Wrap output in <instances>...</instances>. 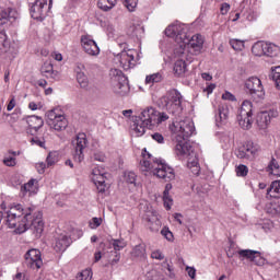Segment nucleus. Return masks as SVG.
Wrapping results in <instances>:
<instances>
[{"mask_svg":"<svg viewBox=\"0 0 280 280\" xmlns=\"http://www.w3.org/2000/svg\"><path fill=\"white\" fill-rule=\"evenodd\" d=\"M32 145H38L39 148H45V138H32L31 139Z\"/></svg>","mask_w":280,"mask_h":280,"instance_id":"obj_54","label":"nucleus"},{"mask_svg":"<svg viewBox=\"0 0 280 280\" xmlns=\"http://www.w3.org/2000/svg\"><path fill=\"white\" fill-rule=\"evenodd\" d=\"M92 180L100 194L106 191V173L102 172L100 168H94L92 171Z\"/></svg>","mask_w":280,"mask_h":280,"instance_id":"obj_17","label":"nucleus"},{"mask_svg":"<svg viewBox=\"0 0 280 280\" xmlns=\"http://www.w3.org/2000/svg\"><path fill=\"white\" fill-rule=\"evenodd\" d=\"M243 147L245 148V154L247 155V159H255L256 154L259 152V145L253 142H247Z\"/></svg>","mask_w":280,"mask_h":280,"instance_id":"obj_30","label":"nucleus"},{"mask_svg":"<svg viewBox=\"0 0 280 280\" xmlns=\"http://www.w3.org/2000/svg\"><path fill=\"white\" fill-rule=\"evenodd\" d=\"M47 167H52L55 163H58V153L52 151L46 158Z\"/></svg>","mask_w":280,"mask_h":280,"instance_id":"obj_43","label":"nucleus"},{"mask_svg":"<svg viewBox=\"0 0 280 280\" xmlns=\"http://www.w3.org/2000/svg\"><path fill=\"white\" fill-rule=\"evenodd\" d=\"M253 264L256 266H264L266 264V259L261 256V252H258V255H254V258H252Z\"/></svg>","mask_w":280,"mask_h":280,"instance_id":"obj_49","label":"nucleus"},{"mask_svg":"<svg viewBox=\"0 0 280 280\" xmlns=\"http://www.w3.org/2000/svg\"><path fill=\"white\" fill-rule=\"evenodd\" d=\"M246 93L254 100V102H264L266 98V90L261 80L257 77H250L245 81Z\"/></svg>","mask_w":280,"mask_h":280,"instance_id":"obj_6","label":"nucleus"},{"mask_svg":"<svg viewBox=\"0 0 280 280\" xmlns=\"http://www.w3.org/2000/svg\"><path fill=\"white\" fill-rule=\"evenodd\" d=\"M132 259H145V244H138L136 245L130 253Z\"/></svg>","mask_w":280,"mask_h":280,"instance_id":"obj_24","label":"nucleus"},{"mask_svg":"<svg viewBox=\"0 0 280 280\" xmlns=\"http://www.w3.org/2000/svg\"><path fill=\"white\" fill-rule=\"evenodd\" d=\"M161 103L165 106L167 113L179 117L183 113V95L177 90H171L161 98Z\"/></svg>","mask_w":280,"mask_h":280,"instance_id":"obj_5","label":"nucleus"},{"mask_svg":"<svg viewBox=\"0 0 280 280\" xmlns=\"http://www.w3.org/2000/svg\"><path fill=\"white\" fill-rule=\"evenodd\" d=\"M42 73L45 78H50L51 80H56V78H58V71L54 70V66L51 63H44L42 67Z\"/></svg>","mask_w":280,"mask_h":280,"instance_id":"obj_26","label":"nucleus"},{"mask_svg":"<svg viewBox=\"0 0 280 280\" xmlns=\"http://www.w3.org/2000/svg\"><path fill=\"white\" fill-rule=\"evenodd\" d=\"M117 5V0H98L97 8L103 12H109L114 7Z\"/></svg>","mask_w":280,"mask_h":280,"instance_id":"obj_31","label":"nucleus"},{"mask_svg":"<svg viewBox=\"0 0 280 280\" xmlns=\"http://www.w3.org/2000/svg\"><path fill=\"white\" fill-rule=\"evenodd\" d=\"M254 56H267V58H277L280 54V48L273 43L257 42L252 47Z\"/></svg>","mask_w":280,"mask_h":280,"instance_id":"obj_7","label":"nucleus"},{"mask_svg":"<svg viewBox=\"0 0 280 280\" xmlns=\"http://www.w3.org/2000/svg\"><path fill=\"white\" fill-rule=\"evenodd\" d=\"M163 80V75L159 72L147 75L145 84H156Z\"/></svg>","mask_w":280,"mask_h":280,"instance_id":"obj_37","label":"nucleus"},{"mask_svg":"<svg viewBox=\"0 0 280 280\" xmlns=\"http://www.w3.org/2000/svg\"><path fill=\"white\" fill-rule=\"evenodd\" d=\"M94 161H98V163H104L106 161V154L102 151H95L93 154Z\"/></svg>","mask_w":280,"mask_h":280,"instance_id":"obj_51","label":"nucleus"},{"mask_svg":"<svg viewBox=\"0 0 280 280\" xmlns=\"http://www.w3.org/2000/svg\"><path fill=\"white\" fill-rule=\"evenodd\" d=\"M266 212L272 217L280 215V205L277 202H271L267 205Z\"/></svg>","mask_w":280,"mask_h":280,"instance_id":"obj_36","label":"nucleus"},{"mask_svg":"<svg viewBox=\"0 0 280 280\" xmlns=\"http://www.w3.org/2000/svg\"><path fill=\"white\" fill-rule=\"evenodd\" d=\"M167 119H170V116L165 112H158L156 126H159V124H163V121H167Z\"/></svg>","mask_w":280,"mask_h":280,"instance_id":"obj_50","label":"nucleus"},{"mask_svg":"<svg viewBox=\"0 0 280 280\" xmlns=\"http://www.w3.org/2000/svg\"><path fill=\"white\" fill-rule=\"evenodd\" d=\"M219 118L221 121H226L229 119V107H219Z\"/></svg>","mask_w":280,"mask_h":280,"instance_id":"obj_45","label":"nucleus"},{"mask_svg":"<svg viewBox=\"0 0 280 280\" xmlns=\"http://www.w3.org/2000/svg\"><path fill=\"white\" fill-rule=\"evenodd\" d=\"M152 155L148 153V151L144 149V152H142V160L140 161V167L142 172H149L153 176H156V178H160L162 180H165V183H170V180H174L176 178V173H174V168H172L170 165L165 164L163 161H150L147 159H150Z\"/></svg>","mask_w":280,"mask_h":280,"instance_id":"obj_4","label":"nucleus"},{"mask_svg":"<svg viewBox=\"0 0 280 280\" xmlns=\"http://www.w3.org/2000/svg\"><path fill=\"white\" fill-rule=\"evenodd\" d=\"M237 121L243 130H250L253 128V116H237Z\"/></svg>","mask_w":280,"mask_h":280,"instance_id":"obj_29","label":"nucleus"},{"mask_svg":"<svg viewBox=\"0 0 280 280\" xmlns=\"http://www.w3.org/2000/svg\"><path fill=\"white\" fill-rule=\"evenodd\" d=\"M268 170L270 174H272L273 176H280V166L277 160L275 159L271 160V162L268 165Z\"/></svg>","mask_w":280,"mask_h":280,"instance_id":"obj_39","label":"nucleus"},{"mask_svg":"<svg viewBox=\"0 0 280 280\" xmlns=\"http://www.w3.org/2000/svg\"><path fill=\"white\" fill-rule=\"evenodd\" d=\"M151 258L158 259V261H163V259H165V255H163V253L158 249L151 253Z\"/></svg>","mask_w":280,"mask_h":280,"instance_id":"obj_56","label":"nucleus"},{"mask_svg":"<svg viewBox=\"0 0 280 280\" xmlns=\"http://www.w3.org/2000/svg\"><path fill=\"white\" fill-rule=\"evenodd\" d=\"M91 229H97L98 226H102V218H93L90 222Z\"/></svg>","mask_w":280,"mask_h":280,"instance_id":"obj_60","label":"nucleus"},{"mask_svg":"<svg viewBox=\"0 0 280 280\" xmlns=\"http://www.w3.org/2000/svg\"><path fill=\"white\" fill-rule=\"evenodd\" d=\"M28 128L26 129L27 135H36L40 128H43L45 121L42 117L31 116L27 119Z\"/></svg>","mask_w":280,"mask_h":280,"instance_id":"obj_18","label":"nucleus"},{"mask_svg":"<svg viewBox=\"0 0 280 280\" xmlns=\"http://www.w3.org/2000/svg\"><path fill=\"white\" fill-rule=\"evenodd\" d=\"M161 235H163L167 242H174V234L170 231V228H163L161 230Z\"/></svg>","mask_w":280,"mask_h":280,"instance_id":"obj_46","label":"nucleus"},{"mask_svg":"<svg viewBox=\"0 0 280 280\" xmlns=\"http://www.w3.org/2000/svg\"><path fill=\"white\" fill-rule=\"evenodd\" d=\"M3 163L7 167H14L16 165V158L7 156L3 159Z\"/></svg>","mask_w":280,"mask_h":280,"instance_id":"obj_52","label":"nucleus"},{"mask_svg":"<svg viewBox=\"0 0 280 280\" xmlns=\"http://www.w3.org/2000/svg\"><path fill=\"white\" fill-rule=\"evenodd\" d=\"M164 34L168 36V38H175V43H177L178 49L175 50L176 56L179 58L185 54V47H188L190 54H195L198 56L202 54V47H205V37L200 34L192 35L189 39L187 36V27L185 24L174 23L166 27Z\"/></svg>","mask_w":280,"mask_h":280,"instance_id":"obj_1","label":"nucleus"},{"mask_svg":"<svg viewBox=\"0 0 280 280\" xmlns=\"http://www.w3.org/2000/svg\"><path fill=\"white\" fill-rule=\"evenodd\" d=\"M170 130L175 136V154L183 158L190 156L194 150L187 139L196 132L194 121L189 118L175 121L171 125Z\"/></svg>","mask_w":280,"mask_h":280,"instance_id":"obj_2","label":"nucleus"},{"mask_svg":"<svg viewBox=\"0 0 280 280\" xmlns=\"http://www.w3.org/2000/svg\"><path fill=\"white\" fill-rule=\"evenodd\" d=\"M151 138L153 139V141H156V143H165V137H163V135H161L160 132H154L153 135H151Z\"/></svg>","mask_w":280,"mask_h":280,"instance_id":"obj_55","label":"nucleus"},{"mask_svg":"<svg viewBox=\"0 0 280 280\" xmlns=\"http://www.w3.org/2000/svg\"><path fill=\"white\" fill-rule=\"evenodd\" d=\"M222 100H226L228 102H237V98L233 93L226 91L222 94Z\"/></svg>","mask_w":280,"mask_h":280,"instance_id":"obj_57","label":"nucleus"},{"mask_svg":"<svg viewBox=\"0 0 280 280\" xmlns=\"http://www.w3.org/2000/svg\"><path fill=\"white\" fill-rule=\"evenodd\" d=\"M112 255L115 256L114 259H112V266H115V264H119V259H121V255L119 252H113L110 250Z\"/></svg>","mask_w":280,"mask_h":280,"instance_id":"obj_62","label":"nucleus"},{"mask_svg":"<svg viewBox=\"0 0 280 280\" xmlns=\"http://www.w3.org/2000/svg\"><path fill=\"white\" fill-rule=\"evenodd\" d=\"M11 19H16V11L7 9L0 13V27L7 25Z\"/></svg>","mask_w":280,"mask_h":280,"instance_id":"obj_25","label":"nucleus"},{"mask_svg":"<svg viewBox=\"0 0 280 280\" xmlns=\"http://www.w3.org/2000/svg\"><path fill=\"white\" fill-rule=\"evenodd\" d=\"M236 156L237 159H248V155H246V149L243 147H241L238 150H236Z\"/></svg>","mask_w":280,"mask_h":280,"instance_id":"obj_59","label":"nucleus"},{"mask_svg":"<svg viewBox=\"0 0 280 280\" xmlns=\"http://www.w3.org/2000/svg\"><path fill=\"white\" fill-rule=\"evenodd\" d=\"M267 196H270V198H280V180L271 183L270 187L267 189Z\"/></svg>","mask_w":280,"mask_h":280,"instance_id":"obj_32","label":"nucleus"},{"mask_svg":"<svg viewBox=\"0 0 280 280\" xmlns=\"http://www.w3.org/2000/svg\"><path fill=\"white\" fill-rule=\"evenodd\" d=\"M159 220L161 217H159V212L156 210H148L144 214L145 222H154L153 220Z\"/></svg>","mask_w":280,"mask_h":280,"instance_id":"obj_42","label":"nucleus"},{"mask_svg":"<svg viewBox=\"0 0 280 280\" xmlns=\"http://www.w3.org/2000/svg\"><path fill=\"white\" fill-rule=\"evenodd\" d=\"M271 78L276 84L278 91H280V66L271 69Z\"/></svg>","mask_w":280,"mask_h":280,"instance_id":"obj_38","label":"nucleus"},{"mask_svg":"<svg viewBox=\"0 0 280 280\" xmlns=\"http://www.w3.org/2000/svg\"><path fill=\"white\" fill-rule=\"evenodd\" d=\"M174 71L176 75H185L187 73V62H185V59L180 58L176 60Z\"/></svg>","mask_w":280,"mask_h":280,"instance_id":"obj_33","label":"nucleus"},{"mask_svg":"<svg viewBox=\"0 0 280 280\" xmlns=\"http://www.w3.org/2000/svg\"><path fill=\"white\" fill-rule=\"evenodd\" d=\"M81 45L85 54L89 56H100V46L90 36L83 35L81 37Z\"/></svg>","mask_w":280,"mask_h":280,"instance_id":"obj_15","label":"nucleus"},{"mask_svg":"<svg viewBox=\"0 0 280 280\" xmlns=\"http://www.w3.org/2000/svg\"><path fill=\"white\" fill-rule=\"evenodd\" d=\"M235 172L236 176H241L242 178H244L245 176H248V166L241 164L236 166Z\"/></svg>","mask_w":280,"mask_h":280,"instance_id":"obj_44","label":"nucleus"},{"mask_svg":"<svg viewBox=\"0 0 280 280\" xmlns=\"http://www.w3.org/2000/svg\"><path fill=\"white\" fill-rule=\"evenodd\" d=\"M161 224V219H152V221L148 223V226L152 233H159Z\"/></svg>","mask_w":280,"mask_h":280,"instance_id":"obj_41","label":"nucleus"},{"mask_svg":"<svg viewBox=\"0 0 280 280\" xmlns=\"http://www.w3.org/2000/svg\"><path fill=\"white\" fill-rule=\"evenodd\" d=\"M73 145V159L78 163L84 161V151L89 147V139H86V133L77 135L75 139L72 140Z\"/></svg>","mask_w":280,"mask_h":280,"instance_id":"obj_11","label":"nucleus"},{"mask_svg":"<svg viewBox=\"0 0 280 280\" xmlns=\"http://www.w3.org/2000/svg\"><path fill=\"white\" fill-rule=\"evenodd\" d=\"M272 117H277V112H259L256 116V124L260 130H266L270 126Z\"/></svg>","mask_w":280,"mask_h":280,"instance_id":"obj_16","label":"nucleus"},{"mask_svg":"<svg viewBox=\"0 0 280 280\" xmlns=\"http://www.w3.org/2000/svg\"><path fill=\"white\" fill-rule=\"evenodd\" d=\"M125 180H126V183H129L130 185H135V183L137 182V174H135V172H126Z\"/></svg>","mask_w":280,"mask_h":280,"instance_id":"obj_47","label":"nucleus"},{"mask_svg":"<svg viewBox=\"0 0 280 280\" xmlns=\"http://www.w3.org/2000/svg\"><path fill=\"white\" fill-rule=\"evenodd\" d=\"M69 246H71V237L67 236V234H61L56 238L54 249L56 253H65Z\"/></svg>","mask_w":280,"mask_h":280,"instance_id":"obj_20","label":"nucleus"},{"mask_svg":"<svg viewBox=\"0 0 280 280\" xmlns=\"http://www.w3.org/2000/svg\"><path fill=\"white\" fill-rule=\"evenodd\" d=\"M78 279L79 280H91V279H93V273L91 272L90 269H85L80 272V275L78 276Z\"/></svg>","mask_w":280,"mask_h":280,"instance_id":"obj_48","label":"nucleus"},{"mask_svg":"<svg viewBox=\"0 0 280 280\" xmlns=\"http://www.w3.org/2000/svg\"><path fill=\"white\" fill-rule=\"evenodd\" d=\"M24 264L27 268L32 270H39L43 266V258L40 257V250L38 249H30L24 255Z\"/></svg>","mask_w":280,"mask_h":280,"instance_id":"obj_13","label":"nucleus"},{"mask_svg":"<svg viewBox=\"0 0 280 280\" xmlns=\"http://www.w3.org/2000/svg\"><path fill=\"white\" fill-rule=\"evenodd\" d=\"M186 270H187L188 277H190V279H196V268L187 267Z\"/></svg>","mask_w":280,"mask_h":280,"instance_id":"obj_64","label":"nucleus"},{"mask_svg":"<svg viewBox=\"0 0 280 280\" xmlns=\"http://www.w3.org/2000/svg\"><path fill=\"white\" fill-rule=\"evenodd\" d=\"M120 48L122 50L117 55L116 59L119 61L120 67L128 71L137 65V59H135L137 50L128 48L127 44H122Z\"/></svg>","mask_w":280,"mask_h":280,"instance_id":"obj_10","label":"nucleus"},{"mask_svg":"<svg viewBox=\"0 0 280 280\" xmlns=\"http://www.w3.org/2000/svg\"><path fill=\"white\" fill-rule=\"evenodd\" d=\"M10 52V40H8V35L5 32H0V54Z\"/></svg>","mask_w":280,"mask_h":280,"instance_id":"obj_28","label":"nucleus"},{"mask_svg":"<svg viewBox=\"0 0 280 280\" xmlns=\"http://www.w3.org/2000/svg\"><path fill=\"white\" fill-rule=\"evenodd\" d=\"M86 67L83 63H77L74 69L77 73V81L81 89H89V77L84 73Z\"/></svg>","mask_w":280,"mask_h":280,"instance_id":"obj_19","label":"nucleus"},{"mask_svg":"<svg viewBox=\"0 0 280 280\" xmlns=\"http://www.w3.org/2000/svg\"><path fill=\"white\" fill-rule=\"evenodd\" d=\"M54 0H35L31 7V16L35 21H43L45 19L47 11L51 10Z\"/></svg>","mask_w":280,"mask_h":280,"instance_id":"obj_12","label":"nucleus"},{"mask_svg":"<svg viewBox=\"0 0 280 280\" xmlns=\"http://www.w3.org/2000/svg\"><path fill=\"white\" fill-rule=\"evenodd\" d=\"M133 130L137 137H143L145 135V128L152 129L150 125H145L143 121L139 120L138 122L133 124Z\"/></svg>","mask_w":280,"mask_h":280,"instance_id":"obj_34","label":"nucleus"},{"mask_svg":"<svg viewBox=\"0 0 280 280\" xmlns=\"http://www.w3.org/2000/svg\"><path fill=\"white\" fill-rule=\"evenodd\" d=\"M21 194L22 196H35V194H38V180L31 179L23 186H21Z\"/></svg>","mask_w":280,"mask_h":280,"instance_id":"obj_22","label":"nucleus"},{"mask_svg":"<svg viewBox=\"0 0 280 280\" xmlns=\"http://www.w3.org/2000/svg\"><path fill=\"white\" fill-rule=\"evenodd\" d=\"M32 217V208H23L21 203H14L7 211V225L9 229H15V233L21 235L30 229V218Z\"/></svg>","mask_w":280,"mask_h":280,"instance_id":"obj_3","label":"nucleus"},{"mask_svg":"<svg viewBox=\"0 0 280 280\" xmlns=\"http://www.w3.org/2000/svg\"><path fill=\"white\" fill-rule=\"evenodd\" d=\"M109 248H114L113 253H119L122 248H126V242L124 240L109 241Z\"/></svg>","mask_w":280,"mask_h":280,"instance_id":"obj_35","label":"nucleus"},{"mask_svg":"<svg viewBox=\"0 0 280 280\" xmlns=\"http://www.w3.org/2000/svg\"><path fill=\"white\" fill-rule=\"evenodd\" d=\"M229 10H231V4L224 2L221 4V8H220V12L221 14L224 16L226 14H229Z\"/></svg>","mask_w":280,"mask_h":280,"instance_id":"obj_61","label":"nucleus"},{"mask_svg":"<svg viewBox=\"0 0 280 280\" xmlns=\"http://www.w3.org/2000/svg\"><path fill=\"white\" fill-rule=\"evenodd\" d=\"M237 255L241 261H244V259H248L249 261H253V259L255 258V255H259V252L253 250V249H240L237 252Z\"/></svg>","mask_w":280,"mask_h":280,"instance_id":"obj_27","label":"nucleus"},{"mask_svg":"<svg viewBox=\"0 0 280 280\" xmlns=\"http://www.w3.org/2000/svg\"><path fill=\"white\" fill-rule=\"evenodd\" d=\"M164 200V207L165 209H167V211H170V209H172V198L168 197H163Z\"/></svg>","mask_w":280,"mask_h":280,"instance_id":"obj_63","label":"nucleus"},{"mask_svg":"<svg viewBox=\"0 0 280 280\" xmlns=\"http://www.w3.org/2000/svg\"><path fill=\"white\" fill-rule=\"evenodd\" d=\"M103 27L106 30V32L108 33V34H115V25H113V23H110V22H104L103 23Z\"/></svg>","mask_w":280,"mask_h":280,"instance_id":"obj_58","label":"nucleus"},{"mask_svg":"<svg viewBox=\"0 0 280 280\" xmlns=\"http://www.w3.org/2000/svg\"><path fill=\"white\" fill-rule=\"evenodd\" d=\"M112 78V89L116 95H126L130 91V85H128V78L124 75L120 70L114 69L110 71Z\"/></svg>","mask_w":280,"mask_h":280,"instance_id":"obj_8","label":"nucleus"},{"mask_svg":"<svg viewBox=\"0 0 280 280\" xmlns=\"http://www.w3.org/2000/svg\"><path fill=\"white\" fill-rule=\"evenodd\" d=\"M230 45L232 47V49H234V51H243L245 45H244V40L242 39H230Z\"/></svg>","mask_w":280,"mask_h":280,"instance_id":"obj_40","label":"nucleus"},{"mask_svg":"<svg viewBox=\"0 0 280 280\" xmlns=\"http://www.w3.org/2000/svg\"><path fill=\"white\" fill-rule=\"evenodd\" d=\"M31 230L35 237H40L43 235V231H45V223L43 222V214H38L35 219H33L31 223Z\"/></svg>","mask_w":280,"mask_h":280,"instance_id":"obj_21","label":"nucleus"},{"mask_svg":"<svg viewBox=\"0 0 280 280\" xmlns=\"http://www.w3.org/2000/svg\"><path fill=\"white\" fill-rule=\"evenodd\" d=\"M156 115H159V110L154 107H145L140 116V121H143L144 126H150L151 128H154L156 126Z\"/></svg>","mask_w":280,"mask_h":280,"instance_id":"obj_14","label":"nucleus"},{"mask_svg":"<svg viewBox=\"0 0 280 280\" xmlns=\"http://www.w3.org/2000/svg\"><path fill=\"white\" fill-rule=\"evenodd\" d=\"M46 124L51 130L60 132L67 129L69 122L65 115L58 113V109H50L46 113Z\"/></svg>","mask_w":280,"mask_h":280,"instance_id":"obj_9","label":"nucleus"},{"mask_svg":"<svg viewBox=\"0 0 280 280\" xmlns=\"http://www.w3.org/2000/svg\"><path fill=\"white\" fill-rule=\"evenodd\" d=\"M237 116H241V117H246V116H249V117H253V102L248 101V100H245L243 101L240 109H238V114Z\"/></svg>","mask_w":280,"mask_h":280,"instance_id":"obj_23","label":"nucleus"},{"mask_svg":"<svg viewBox=\"0 0 280 280\" xmlns=\"http://www.w3.org/2000/svg\"><path fill=\"white\" fill-rule=\"evenodd\" d=\"M138 3L139 0H125V5L129 10V12H132L135 8H137Z\"/></svg>","mask_w":280,"mask_h":280,"instance_id":"obj_53","label":"nucleus"}]
</instances>
